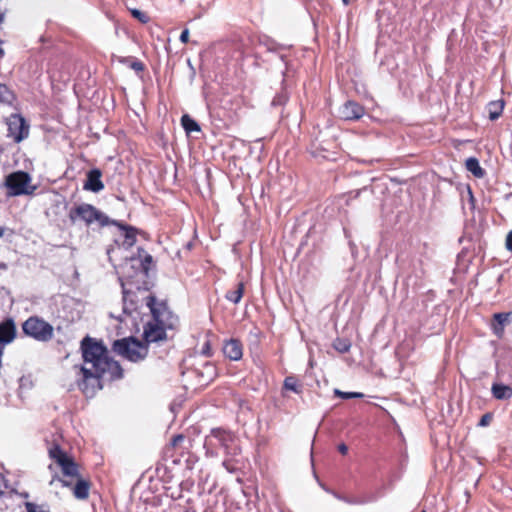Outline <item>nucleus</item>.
<instances>
[{
  "mask_svg": "<svg viewBox=\"0 0 512 512\" xmlns=\"http://www.w3.org/2000/svg\"><path fill=\"white\" fill-rule=\"evenodd\" d=\"M7 188V196L32 195L36 186L32 184L31 176L24 171H15L5 176L2 184Z\"/></svg>",
  "mask_w": 512,
  "mask_h": 512,
  "instance_id": "f03ea898",
  "label": "nucleus"
},
{
  "mask_svg": "<svg viewBox=\"0 0 512 512\" xmlns=\"http://www.w3.org/2000/svg\"><path fill=\"white\" fill-rule=\"evenodd\" d=\"M113 350L132 362L143 360L148 353L147 345L133 337L116 340Z\"/></svg>",
  "mask_w": 512,
  "mask_h": 512,
  "instance_id": "7ed1b4c3",
  "label": "nucleus"
},
{
  "mask_svg": "<svg viewBox=\"0 0 512 512\" xmlns=\"http://www.w3.org/2000/svg\"><path fill=\"white\" fill-rule=\"evenodd\" d=\"M134 18L139 20L141 23H147L149 21V17L142 11L134 9L131 11Z\"/></svg>",
  "mask_w": 512,
  "mask_h": 512,
  "instance_id": "c756f323",
  "label": "nucleus"
},
{
  "mask_svg": "<svg viewBox=\"0 0 512 512\" xmlns=\"http://www.w3.org/2000/svg\"><path fill=\"white\" fill-rule=\"evenodd\" d=\"M49 455L61 467L65 476L79 478L77 464L59 446L51 447Z\"/></svg>",
  "mask_w": 512,
  "mask_h": 512,
  "instance_id": "0eeeda50",
  "label": "nucleus"
},
{
  "mask_svg": "<svg viewBox=\"0 0 512 512\" xmlns=\"http://www.w3.org/2000/svg\"><path fill=\"white\" fill-rule=\"evenodd\" d=\"M224 355L234 361L241 359L242 357V345L238 340L231 339L223 346Z\"/></svg>",
  "mask_w": 512,
  "mask_h": 512,
  "instance_id": "2eb2a0df",
  "label": "nucleus"
},
{
  "mask_svg": "<svg viewBox=\"0 0 512 512\" xmlns=\"http://www.w3.org/2000/svg\"><path fill=\"white\" fill-rule=\"evenodd\" d=\"M3 234H4V230H3V228L0 227V238L3 236Z\"/></svg>",
  "mask_w": 512,
  "mask_h": 512,
  "instance_id": "c03bdc74",
  "label": "nucleus"
},
{
  "mask_svg": "<svg viewBox=\"0 0 512 512\" xmlns=\"http://www.w3.org/2000/svg\"><path fill=\"white\" fill-rule=\"evenodd\" d=\"M189 40V30L188 29H184L180 35V41L182 43H187Z\"/></svg>",
  "mask_w": 512,
  "mask_h": 512,
  "instance_id": "c9c22d12",
  "label": "nucleus"
},
{
  "mask_svg": "<svg viewBox=\"0 0 512 512\" xmlns=\"http://www.w3.org/2000/svg\"><path fill=\"white\" fill-rule=\"evenodd\" d=\"M244 293V284L242 282L238 283L234 289L229 290L225 297L227 300L237 304L240 302Z\"/></svg>",
  "mask_w": 512,
  "mask_h": 512,
  "instance_id": "aec40b11",
  "label": "nucleus"
},
{
  "mask_svg": "<svg viewBox=\"0 0 512 512\" xmlns=\"http://www.w3.org/2000/svg\"><path fill=\"white\" fill-rule=\"evenodd\" d=\"M102 173L99 169H92L87 173L84 189L92 192H99L104 188L101 181Z\"/></svg>",
  "mask_w": 512,
  "mask_h": 512,
  "instance_id": "f8f14e48",
  "label": "nucleus"
},
{
  "mask_svg": "<svg viewBox=\"0 0 512 512\" xmlns=\"http://www.w3.org/2000/svg\"><path fill=\"white\" fill-rule=\"evenodd\" d=\"M69 218L73 223L80 219L87 225L94 221L99 222L101 226H105L110 223L109 218L105 214L87 203H82L75 208H72L69 212Z\"/></svg>",
  "mask_w": 512,
  "mask_h": 512,
  "instance_id": "39448f33",
  "label": "nucleus"
},
{
  "mask_svg": "<svg viewBox=\"0 0 512 512\" xmlns=\"http://www.w3.org/2000/svg\"><path fill=\"white\" fill-rule=\"evenodd\" d=\"M333 347L340 353H346L350 350L351 343L347 339L337 338L333 343Z\"/></svg>",
  "mask_w": 512,
  "mask_h": 512,
  "instance_id": "b1692460",
  "label": "nucleus"
},
{
  "mask_svg": "<svg viewBox=\"0 0 512 512\" xmlns=\"http://www.w3.org/2000/svg\"><path fill=\"white\" fill-rule=\"evenodd\" d=\"M25 507L27 512H48L42 506L36 505L31 502H26Z\"/></svg>",
  "mask_w": 512,
  "mask_h": 512,
  "instance_id": "7c9ffc66",
  "label": "nucleus"
},
{
  "mask_svg": "<svg viewBox=\"0 0 512 512\" xmlns=\"http://www.w3.org/2000/svg\"><path fill=\"white\" fill-rule=\"evenodd\" d=\"M182 439H183V436H181V435L176 436V437L174 438V445H175L177 442L181 441Z\"/></svg>",
  "mask_w": 512,
  "mask_h": 512,
  "instance_id": "a19ab883",
  "label": "nucleus"
},
{
  "mask_svg": "<svg viewBox=\"0 0 512 512\" xmlns=\"http://www.w3.org/2000/svg\"><path fill=\"white\" fill-rule=\"evenodd\" d=\"M339 115L344 120H358L364 115V108L357 102L349 100L339 108Z\"/></svg>",
  "mask_w": 512,
  "mask_h": 512,
  "instance_id": "9d476101",
  "label": "nucleus"
},
{
  "mask_svg": "<svg viewBox=\"0 0 512 512\" xmlns=\"http://www.w3.org/2000/svg\"><path fill=\"white\" fill-rule=\"evenodd\" d=\"M152 256L149 255V254H146L141 262V265H142V268L145 272V274H147L148 272V269H149V265L152 263Z\"/></svg>",
  "mask_w": 512,
  "mask_h": 512,
  "instance_id": "2f4dec72",
  "label": "nucleus"
},
{
  "mask_svg": "<svg viewBox=\"0 0 512 512\" xmlns=\"http://www.w3.org/2000/svg\"><path fill=\"white\" fill-rule=\"evenodd\" d=\"M131 67L135 70V71H142L143 70V64L141 62H133Z\"/></svg>",
  "mask_w": 512,
  "mask_h": 512,
  "instance_id": "e433bc0d",
  "label": "nucleus"
},
{
  "mask_svg": "<svg viewBox=\"0 0 512 512\" xmlns=\"http://www.w3.org/2000/svg\"><path fill=\"white\" fill-rule=\"evenodd\" d=\"M342 1H343V3H344L345 5H348L350 0H342Z\"/></svg>",
  "mask_w": 512,
  "mask_h": 512,
  "instance_id": "a18cd8bd",
  "label": "nucleus"
},
{
  "mask_svg": "<svg viewBox=\"0 0 512 512\" xmlns=\"http://www.w3.org/2000/svg\"><path fill=\"white\" fill-rule=\"evenodd\" d=\"M504 104L502 101H493L488 105L489 118L491 120H496L502 113Z\"/></svg>",
  "mask_w": 512,
  "mask_h": 512,
  "instance_id": "5701e85b",
  "label": "nucleus"
},
{
  "mask_svg": "<svg viewBox=\"0 0 512 512\" xmlns=\"http://www.w3.org/2000/svg\"><path fill=\"white\" fill-rule=\"evenodd\" d=\"M90 484L88 481L77 478L76 484L73 487V495L79 500H85L89 496Z\"/></svg>",
  "mask_w": 512,
  "mask_h": 512,
  "instance_id": "f3484780",
  "label": "nucleus"
},
{
  "mask_svg": "<svg viewBox=\"0 0 512 512\" xmlns=\"http://www.w3.org/2000/svg\"><path fill=\"white\" fill-rule=\"evenodd\" d=\"M338 451L345 455L348 452V447L344 443H341L338 445Z\"/></svg>",
  "mask_w": 512,
  "mask_h": 512,
  "instance_id": "4c0bfd02",
  "label": "nucleus"
},
{
  "mask_svg": "<svg viewBox=\"0 0 512 512\" xmlns=\"http://www.w3.org/2000/svg\"><path fill=\"white\" fill-rule=\"evenodd\" d=\"M137 310L134 293L124 291L123 292V312L127 315H131Z\"/></svg>",
  "mask_w": 512,
  "mask_h": 512,
  "instance_id": "6ab92c4d",
  "label": "nucleus"
},
{
  "mask_svg": "<svg viewBox=\"0 0 512 512\" xmlns=\"http://www.w3.org/2000/svg\"><path fill=\"white\" fill-rule=\"evenodd\" d=\"M181 124L187 134L200 131V126L189 115L182 116Z\"/></svg>",
  "mask_w": 512,
  "mask_h": 512,
  "instance_id": "4be33fe9",
  "label": "nucleus"
},
{
  "mask_svg": "<svg viewBox=\"0 0 512 512\" xmlns=\"http://www.w3.org/2000/svg\"><path fill=\"white\" fill-rule=\"evenodd\" d=\"M146 305L150 309L153 322L166 329H173L177 325V316L169 310L165 302L157 301L154 296L149 295L146 297Z\"/></svg>",
  "mask_w": 512,
  "mask_h": 512,
  "instance_id": "20e7f679",
  "label": "nucleus"
},
{
  "mask_svg": "<svg viewBox=\"0 0 512 512\" xmlns=\"http://www.w3.org/2000/svg\"><path fill=\"white\" fill-rule=\"evenodd\" d=\"M22 329L26 335L40 342H47L53 338L52 325L38 317L28 318L23 323Z\"/></svg>",
  "mask_w": 512,
  "mask_h": 512,
  "instance_id": "423d86ee",
  "label": "nucleus"
},
{
  "mask_svg": "<svg viewBox=\"0 0 512 512\" xmlns=\"http://www.w3.org/2000/svg\"><path fill=\"white\" fill-rule=\"evenodd\" d=\"M466 168L475 177L481 178L484 176V170L480 167L479 162L476 158L470 157L466 160Z\"/></svg>",
  "mask_w": 512,
  "mask_h": 512,
  "instance_id": "412c9836",
  "label": "nucleus"
},
{
  "mask_svg": "<svg viewBox=\"0 0 512 512\" xmlns=\"http://www.w3.org/2000/svg\"><path fill=\"white\" fill-rule=\"evenodd\" d=\"M286 99H287L286 95H278L273 99L272 105H274V106L282 105L286 101Z\"/></svg>",
  "mask_w": 512,
  "mask_h": 512,
  "instance_id": "72a5a7b5",
  "label": "nucleus"
},
{
  "mask_svg": "<svg viewBox=\"0 0 512 512\" xmlns=\"http://www.w3.org/2000/svg\"><path fill=\"white\" fill-rule=\"evenodd\" d=\"M504 323L501 321V320H494L493 319V323H492V329H493V332L494 334L501 338L504 334Z\"/></svg>",
  "mask_w": 512,
  "mask_h": 512,
  "instance_id": "cd10ccee",
  "label": "nucleus"
},
{
  "mask_svg": "<svg viewBox=\"0 0 512 512\" xmlns=\"http://www.w3.org/2000/svg\"><path fill=\"white\" fill-rule=\"evenodd\" d=\"M143 336L146 343H153L165 340L166 328L151 320L144 326Z\"/></svg>",
  "mask_w": 512,
  "mask_h": 512,
  "instance_id": "1a4fd4ad",
  "label": "nucleus"
},
{
  "mask_svg": "<svg viewBox=\"0 0 512 512\" xmlns=\"http://www.w3.org/2000/svg\"><path fill=\"white\" fill-rule=\"evenodd\" d=\"M231 442H233V436L229 432L221 429H213L207 438V443L209 445H219L223 447L227 453H229L228 449Z\"/></svg>",
  "mask_w": 512,
  "mask_h": 512,
  "instance_id": "9b49d317",
  "label": "nucleus"
},
{
  "mask_svg": "<svg viewBox=\"0 0 512 512\" xmlns=\"http://www.w3.org/2000/svg\"><path fill=\"white\" fill-rule=\"evenodd\" d=\"M8 137L15 142H20L28 135L29 127L23 117L17 114L11 115L7 120Z\"/></svg>",
  "mask_w": 512,
  "mask_h": 512,
  "instance_id": "6e6552de",
  "label": "nucleus"
},
{
  "mask_svg": "<svg viewBox=\"0 0 512 512\" xmlns=\"http://www.w3.org/2000/svg\"><path fill=\"white\" fill-rule=\"evenodd\" d=\"M320 485H321V487H322L325 491H327V492L331 493V491H330L328 488H326L323 484H320ZM332 494H333L336 498H338V499H340V500H344V499H343L340 495H338L337 493L332 492Z\"/></svg>",
  "mask_w": 512,
  "mask_h": 512,
  "instance_id": "58836bf2",
  "label": "nucleus"
},
{
  "mask_svg": "<svg viewBox=\"0 0 512 512\" xmlns=\"http://www.w3.org/2000/svg\"><path fill=\"white\" fill-rule=\"evenodd\" d=\"M81 350L85 366L80 368L82 379L78 381L79 388L86 395H93L101 389L100 379L109 375L110 379H120L123 370L118 362L108 357L106 347L90 337L81 341Z\"/></svg>",
  "mask_w": 512,
  "mask_h": 512,
  "instance_id": "f257e3e1",
  "label": "nucleus"
},
{
  "mask_svg": "<svg viewBox=\"0 0 512 512\" xmlns=\"http://www.w3.org/2000/svg\"><path fill=\"white\" fill-rule=\"evenodd\" d=\"M13 99L14 95L10 89L6 85L0 83V102L11 103Z\"/></svg>",
  "mask_w": 512,
  "mask_h": 512,
  "instance_id": "393cba45",
  "label": "nucleus"
},
{
  "mask_svg": "<svg viewBox=\"0 0 512 512\" xmlns=\"http://www.w3.org/2000/svg\"><path fill=\"white\" fill-rule=\"evenodd\" d=\"M506 249L512 252V230L506 236Z\"/></svg>",
  "mask_w": 512,
  "mask_h": 512,
  "instance_id": "f704fd0d",
  "label": "nucleus"
},
{
  "mask_svg": "<svg viewBox=\"0 0 512 512\" xmlns=\"http://www.w3.org/2000/svg\"><path fill=\"white\" fill-rule=\"evenodd\" d=\"M59 481L63 484V486H70L71 483L69 481H66V480H62V479H59Z\"/></svg>",
  "mask_w": 512,
  "mask_h": 512,
  "instance_id": "79ce46f5",
  "label": "nucleus"
},
{
  "mask_svg": "<svg viewBox=\"0 0 512 512\" xmlns=\"http://www.w3.org/2000/svg\"><path fill=\"white\" fill-rule=\"evenodd\" d=\"M223 466L230 472L234 470V467H231L228 461H224Z\"/></svg>",
  "mask_w": 512,
  "mask_h": 512,
  "instance_id": "ea45409f",
  "label": "nucleus"
},
{
  "mask_svg": "<svg viewBox=\"0 0 512 512\" xmlns=\"http://www.w3.org/2000/svg\"><path fill=\"white\" fill-rule=\"evenodd\" d=\"M334 394L337 397H340L342 399H351V398H362L364 395L359 392H343L339 389L334 390Z\"/></svg>",
  "mask_w": 512,
  "mask_h": 512,
  "instance_id": "bb28decb",
  "label": "nucleus"
},
{
  "mask_svg": "<svg viewBox=\"0 0 512 512\" xmlns=\"http://www.w3.org/2000/svg\"><path fill=\"white\" fill-rule=\"evenodd\" d=\"M284 388L287 389V390L294 391L296 393H300L301 392L300 386H299L296 378L292 377V376H288V377L285 378V380H284Z\"/></svg>",
  "mask_w": 512,
  "mask_h": 512,
  "instance_id": "a878e982",
  "label": "nucleus"
},
{
  "mask_svg": "<svg viewBox=\"0 0 512 512\" xmlns=\"http://www.w3.org/2000/svg\"><path fill=\"white\" fill-rule=\"evenodd\" d=\"M16 336V328L13 320L8 319L0 323V343L8 344L14 340Z\"/></svg>",
  "mask_w": 512,
  "mask_h": 512,
  "instance_id": "4468645a",
  "label": "nucleus"
},
{
  "mask_svg": "<svg viewBox=\"0 0 512 512\" xmlns=\"http://www.w3.org/2000/svg\"><path fill=\"white\" fill-rule=\"evenodd\" d=\"M4 15L0 13V24L3 22Z\"/></svg>",
  "mask_w": 512,
  "mask_h": 512,
  "instance_id": "37998d69",
  "label": "nucleus"
},
{
  "mask_svg": "<svg viewBox=\"0 0 512 512\" xmlns=\"http://www.w3.org/2000/svg\"><path fill=\"white\" fill-rule=\"evenodd\" d=\"M422 512H425V511H422Z\"/></svg>",
  "mask_w": 512,
  "mask_h": 512,
  "instance_id": "49530a36",
  "label": "nucleus"
},
{
  "mask_svg": "<svg viewBox=\"0 0 512 512\" xmlns=\"http://www.w3.org/2000/svg\"><path fill=\"white\" fill-rule=\"evenodd\" d=\"M196 373L201 386L209 384L217 375L216 367L210 362H205L202 368L196 370Z\"/></svg>",
  "mask_w": 512,
  "mask_h": 512,
  "instance_id": "ddd939ff",
  "label": "nucleus"
},
{
  "mask_svg": "<svg viewBox=\"0 0 512 512\" xmlns=\"http://www.w3.org/2000/svg\"><path fill=\"white\" fill-rule=\"evenodd\" d=\"M494 320H501L504 323V325L506 326V325L512 323V311L507 312V313L494 314Z\"/></svg>",
  "mask_w": 512,
  "mask_h": 512,
  "instance_id": "c85d7f7f",
  "label": "nucleus"
},
{
  "mask_svg": "<svg viewBox=\"0 0 512 512\" xmlns=\"http://www.w3.org/2000/svg\"><path fill=\"white\" fill-rule=\"evenodd\" d=\"M491 392L493 397L498 400H507L512 397V388L501 383H494Z\"/></svg>",
  "mask_w": 512,
  "mask_h": 512,
  "instance_id": "dca6fc26",
  "label": "nucleus"
},
{
  "mask_svg": "<svg viewBox=\"0 0 512 512\" xmlns=\"http://www.w3.org/2000/svg\"><path fill=\"white\" fill-rule=\"evenodd\" d=\"M111 223L119 226L121 230H123L124 232V240L122 241V246H124L125 248L132 247L136 241L135 229L132 227L124 226L118 223L117 221H112Z\"/></svg>",
  "mask_w": 512,
  "mask_h": 512,
  "instance_id": "a211bd4d",
  "label": "nucleus"
},
{
  "mask_svg": "<svg viewBox=\"0 0 512 512\" xmlns=\"http://www.w3.org/2000/svg\"><path fill=\"white\" fill-rule=\"evenodd\" d=\"M492 418H493V416L491 413L484 414L479 421V426H482V427L488 426L490 424V422L492 421Z\"/></svg>",
  "mask_w": 512,
  "mask_h": 512,
  "instance_id": "473e14b6",
  "label": "nucleus"
}]
</instances>
